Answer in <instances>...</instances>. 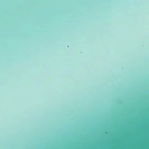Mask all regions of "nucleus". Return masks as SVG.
<instances>
[{
	"label": "nucleus",
	"mask_w": 149,
	"mask_h": 149,
	"mask_svg": "<svg viewBox=\"0 0 149 149\" xmlns=\"http://www.w3.org/2000/svg\"><path fill=\"white\" fill-rule=\"evenodd\" d=\"M129 141H142V142H149V140H129Z\"/></svg>",
	"instance_id": "obj_1"
},
{
	"label": "nucleus",
	"mask_w": 149,
	"mask_h": 149,
	"mask_svg": "<svg viewBox=\"0 0 149 149\" xmlns=\"http://www.w3.org/2000/svg\"><path fill=\"white\" fill-rule=\"evenodd\" d=\"M128 140H149L147 139H128Z\"/></svg>",
	"instance_id": "obj_2"
}]
</instances>
